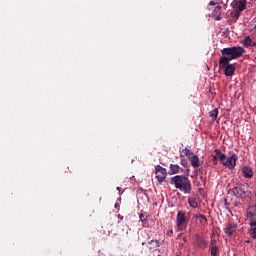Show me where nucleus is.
<instances>
[{
    "mask_svg": "<svg viewBox=\"0 0 256 256\" xmlns=\"http://www.w3.org/2000/svg\"><path fill=\"white\" fill-rule=\"evenodd\" d=\"M184 153L188 159H191L195 155V153H193L189 148H184Z\"/></svg>",
    "mask_w": 256,
    "mask_h": 256,
    "instance_id": "nucleus-22",
    "label": "nucleus"
},
{
    "mask_svg": "<svg viewBox=\"0 0 256 256\" xmlns=\"http://www.w3.org/2000/svg\"><path fill=\"white\" fill-rule=\"evenodd\" d=\"M194 219H197L201 225H207V217L203 214L194 215Z\"/></svg>",
    "mask_w": 256,
    "mask_h": 256,
    "instance_id": "nucleus-17",
    "label": "nucleus"
},
{
    "mask_svg": "<svg viewBox=\"0 0 256 256\" xmlns=\"http://www.w3.org/2000/svg\"><path fill=\"white\" fill-rule=\"evenodd\" d=\"M242 11L239 10H234V17H236V19H239V16L241 15Z\"/></svg>",
    "mask_w": 256,
    "mask_h": 256,
    "instance_id": "nucleus-26",
    "label": "nucleus"
},
{
    "mask_svg": "<svg viewBox=\"0 0 256 256\" xmlns=\"http://www.w3.org/2000/svg\"><path fill=\"white\" fill-rule=\"evenodd\" d=\"M184 243H187V237L183 238Z\"/></svg>",
    "mask_w": 256,
    "mask_h": 256,
    "instance_id": "nucleus-30",
    "label": "nucleus"
},
{
    "mask_svg": "<svg viewBox=\"0 0 256 256\" xmlns=\"http://www.w3.org/2000/svg\"><path fill=\"white\" fill-rule=\"evenodd\" d=\"M181 171V166L177 164H170L169 175H177Z\"/></svg>",
    "mask_w": 256,
    "mask_h": 256,
    "instance_id": "nucleus-13",
    "label": "nucleus"
},
{
    "mask_svg": "<svg viewBox=\"0 0 256 256\" xmlns=\"http://www.w3.org/2000/svg\"><path fill=\"white\" fill-rule=\"evenodd\" d=\"M187 173H189V169H187Z\"/></svg>",
    "mask_w": 256,
    "mask_h": 256,
    "instance_id": "nucleus-33",
    "label": "nucleus"
},
{
    "mask_svg": "<svg viewBox=\"0 0 256 256\" xmlns=\"http://www.w3.org/2000/svg\"><path fill=\"white\" fill-rule=\"evenodd\" d=\"M254 29L256 30V24H255V26H254Z\"/></svg>",
    "mask_w": 256,
    "mask_h": 256,
    "instance_id": "nucleus-32",
    "label": "nucleus"
},
{
    "mask_svg": "<svg viewBox=\"0 0 256 256\" xmlns=\"http://www.w3.org/2000/svg\"><path fill=\"white\" fill-rule=\"evenodd\" d=\"M214 13H218V15H221V6H216L214 9Z\"/></svg>",
    "mask_w": 256,
    "mask_h": 256,
    "instance_id": "nucleus-28",
    "label": "nucleus"
},
{
    "mask_svg": "<svg viewBox=\"0 0 256 256\" xmlns=\"http://www.w3.org/2000/svg\"><path fill=\"white\" fill-rule=\"evenodd\" d=\"M170 183L171 185H174L175 189L184 193V195H189V193H191V189H193L191 186V180L185 175H176L171 177Z\"/></svg>",
    "mask_w": 256,
    "mask_h": 256,
    "instance_id": "nucleus-2",
    "label": "nucleus"
},
{
    "mask_svg": "<svg viewBox=\"0 0 256 256\" xmlns=\"http://www.w3.org/2000/svg\"><path fill=\"white\" fill-rule=\"evenodd\" d=\"M218 116H219V109L215 108L214 110L210 111V117L212 121H217Z\"/></svg>",
    "mask_w": 256,
    "mask_h": 256,
    "instance_id": "nucleus-18",
    "label": "nucleus"
},
{
    "mask_svg": "<svg viewBox=\"0 0 256 256\" xmlns=\"http://www.w3.org/2000/svg\"><path fill=\"white\" fill-rule=\"evenodd\" d=\"M219 3H217V2H215V1H213V0H211L210 2H209V5H218Z\"/></svg>",
    "mask_w": 256,
    "mask_h": 256,
    "instance_id": "nucleus-29",
    "label": "nucleus"
},
{
    "mask_svg": "<svg viewBox=\"0 0 256 256\" xmlns=\"http://www.w3.org/2000/svg\"><path fill=\"white\" fill-rule=\"evenodd\" d=\"M193 241L195 247H200V249H206L207 248V241L201 235L199 234H194L193 236Z\"/></svg>",
    "mask_w": 256,
    "mask_h": 256,
    "instance_id": "nucleus-7",
    "label": "nucleus"
},
{
    "mask_svg": "<svg viewBox=\"0 0 256 256\" xmlns=\"http://www.w3.org/2000/svg\"><path fill=\"white\" fill-rule=\"evenodd\" d=\"M217 253H219V248H217V246H213L211 248V255L212 256H217Z\"/></svg>",
    "mask_w": 256,
    "mask_h": 256,
    "instance_id": "nucleus-24",
    "label": "nucleus"
},
{
    "mask_svg": "<svg viewBox=\"0 0 256 256\" xmlns=\"http://www.w3.org/2000/svg\"><path fill=\"white\" fill-rule=\"evenodd\" d=\"M222 56L219 59V69H224L226 77L235 75V66L230 64L231 61L239 59L245 55V48L241 46L228 47L221 50Z\"/></svg>",
    "mask_w": 256,
    "mask_h": 256,
    "instance_id": "nucleus-1",
    "label": "nucleus"
},
{
    "mask_svg": "<svg viewBox=\"0 0 256 256\" xmlns=\"http://www.w3.org/2000/svg\"><path fill=\"white\" fill-rule=\"evenodd\" d=\"M214 151H215L217 157L219 158L221 164L223 165V163H225V160L227 159V155L225 153H223L221 151V149H218V148L215 149Z\"/></svg>",
    "mask_w": 256,
    "mask_h": 256,
    "instance_id": "nucleus-15",
    "label": "nucleus"
},
{
    "mask_svg": "<svg viewBox=\"0 0 256 256\" xmlns=\"http://www.w3.org/2000/svg\"><path fill=\"white\" fill-rule=\"evenodd\" d=\"M187 225H189V220L187 219V216H185V211H178L176 216L177 231H186Z\"/></svg>",
    "mask_w": 256,
    "mask_h": 256,
    "instance_id": "nucleus-3",
    "label": "nucleus"
},
{
    "mask_svg": "<svg viewBox=\"0 0 256 256\" xmlns=\"http://www.w3.org/2000/svg\"><path fill=\"white\" fill-rule=\"evenodd\" d=\"M234 11H245L247 9V0H234L232 2Z\"/></svg>",
    "mask_w": 256,
    "mask_h": 256,
    "instance_id": "nucleus-8",
    "label": "nucleus"
},
{
    "mask_svg": "<svg viewBox=\"0 0 256 256\" xmlns=\"http://www.w3.org/2000/svg\"><path fill=\"white\" fill-rule=\"evenodd\" d=\"M244 47H256V42H253V39H251V36H246L242 42Z\"/></svg>",
    "mask_w": 256,
    "mask_h": 256,
    "instance_id": "nucleus-12",
    "label": "nucleus"
},
{
    "mask_svg": "<svg viewBox=\"0 0 256 256\" xmlns=\"http://www.w3.org/2000/svg\"><path fill=\"white\" fill-rule=\"evenodd\" d=\"M252 239H256V222L251 223V229L249 231Z\"/></svg>",
    "mask_w": 256,
    "mask_h": 256,
    "instance_id": "nucleus-19",
    "label": "nucleus"
},
{
    "mask_svg": "<svg viewBox=\"0 0 256 256\" xmlns=\"http://www.w3.org/2000/svg\"><path fill=\"white\" fill-rule=\"evenodd\" d=\"M246 215L248 219H253V217H256V204L254 206L248 207Z\"/></svg>",
    "mask_w": 256,
    "mask_h": 256,
    "instance_id": "nucleus-14",
    "label": "nucleus"
},
{
    "mask_svg": "<svg viewBox=\"0 0 256 256\" xmlns=\"http://www.w3.org/2000/svg\"><path fill=\"white\" fill-rule=\"evenodd\" d=\"M222 165L228 167V169H235L237 165V154H232L231 157L226 158Z\"/></svg>",
    "mask_w": 256,
    "mask_h": 256,
    "instance_id": "nucleus-5",
    "label": "nucleus"
},
{
    "mask_svg": "<svg viewBox=\"0 0 256 256\" xmlns=\"http://www.w3.org/2000/svg\"><path fill=\"white\" fill-rule=\"evenodd\" d=\"M235 231H237V225L235 224H228L227 227L224 228V233L229 237H231Z\"/></svg>",
    "mask_w": 256,
    "mask_h": 256,
    "instance_id": "nucleus-9",
    "label": "nucleus"
},
{
    "mask_svg": "<svg viewBox=\"0 0 256 256\" xmlns=\"http://www.w3.org/2000/svg\"><path fill=\"white\" fill-rule=\"evenodd\" d=\"M139 219L143 225H147V223H149V214H147V212H142L139 215Z\"/></svg>",
    "mask_w": 256,
    "mask_h": 256,
    "instance_id": "nucleus-16",
    "label": "nucleus"
},
{
    "mask_svg": "<svg viewBox=\"0 0 256 256\" xmlns=\"http://www.w3.org/2000/svg\"><path fill=\"white\" fill-rule=\"evenodd\" d=\"M149 249H157L160 246L159 240H151L148 242Z\"/></svg>",
    "mask_w": 256,
    "mask_h": 256,
    "instance_id": "nucleus-20",
    "label": "nucleus"
},
{
    "mask_svg": "<svg viewBox=\"0 0 256 256\" xmlns=\"http://www.w3.org/2000/svg\"><path fill=\"white\" fill-rule=\"evenodd\" d=\"M180 165H182V167H184L185 169H188V167H189V162H187L186 159H181V160H180Z\"/></svg>",
    "mask_w": 256,
    "mask_h": 256,
    "instance_id": "nucleus-23",
    "label": "nucleus"
},
{
    "mask_svg": "<svg viewBox=\"0 0 256 256\" xmlns=\"http://www.w3.org/2000/svg\"><path fill=\"white\" fill-rule=\"evenodd\" d=\"M232 193L234 197H236V199H241L242 201L243 199H247V197L251 195L250 192H245V190H243V188L240 187H234L232 189Z\"/></svg>",
    "mask_w": 256,
    "mask_h": 256,
    "instance_id": "nucleus-4",
    "label": "nucleus"
},
{
    "mask_svg": "<svg viewBox=\"0 0 256 256\" xmlns=\"http://www.w3.org/2000/svg\"><path fill=\"white\" fill-rule=\"evenodd\" d=\"M188 205H190L192 207V209H197V207H199L197 200L193 199V198L188 199Z\"/></svg>",
    "mask_w": 256,
    "mask_h": 256,
    "instance_id": "nucleus-21",
    "label": "nucleus"
},
{
    "mask_svg": "<svg viewBox=\"0 0 256 256\" xmlns=\"http://www.w3.org/2000/svg\"><path fill=\"white\" fill-rule=\"evenodd\" d=\"M156 179L160 183H163V181H165V179H167V169L158 165L156 167Z\"/></svg>",
    "mask_w": 256,
    "mask_h": 256,
    "instance_id": "nucleus-6",
    "label": "nucleus"
},
{
    "mask_svg": "<svg viewBox=\"0 0 256 256\" xmlns=\"http://www.w3.org/2000/svg\"><path fill=\"white\" fill-rule=\"evenodd\" d=\"M242 173L246 179L253 178V169L249 166H244L242 169Z\"/></svg>",
    "mask_w": 256,
    "mask_h": 256,
    "instance_id": "nucleus-11",
    "label": "nucleus"
},
{
    "mask_svg": "<svg viewBox=\"0 0 256 256\" xmlns=\"http://www.w3.org/2000/svg\"><path fill=\"white\" fill-rule=\"evenodd\" d=\"M167 237H173V228L166 231Z\"/></svg>",
    "mask_w": 256,
    "mask_h": 256,
    "instance_id": "nucleus-27",
    "label": "nucleus"
},
{
    "mask_svg": "<svg viewBox=\"0 0 256 256\" xmlns=\"http://www.w3.org/2000/svg\"><path fill=\"white\" fill-rule=\"evenodd\" d=\"M217 159H219V156H217V155H212V162H213V165H217V163H218Z\"/></svg>",
    "mask_w": 256,
    "mask_h": 256,
    "instance_id": "nucleus-25",
    "label": "nucleus"
},
{
    "mask_svg": "<svg viewBox=\"0 0 256 256\" xmlns=\"http://www.w3.org/2000/svg\"><path fill=\"white\" fill-rule=\"evenodd\" d=\"M117 191H121V187H117Z\"/></svg>",
    "mask_w": 256,
    "mask_h": 256,
    "instance_id": "nucleus-31",
    "label": "nucleus"
},
{
    "mask_svg": "<svg viewBox=\"0 0 256 256\" xmlns=\"http://www.w3.org/2000/svg\"><path fill=\"white\" fill-rule=\"evenodd\" d=\"M178 237H181V234H179Z\"/></svg>",
    "mask_w": 256,
    "mask_h": 256,
    "instance_id": "nucleus-34",
    "label": "nucleus"
},
{
    "mask_svg": "<svg viewBox=\"0 0 256 256\" xmlns=\"http://www.w3.org/2000/svg\"><path fill=\"white\" fill-rule=\"evenodd\" d=\"M189 161L191 163V166L194 169H197V167L201 166V162L199 161V156H197L195 154L191 158H189Z\"/></svg>",
    "mask_w": 256,
    "mask_h": 256,
    "instance_id": "nucleus-10",
    "label": "nucleus"
}]
</instances>
